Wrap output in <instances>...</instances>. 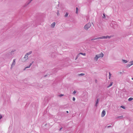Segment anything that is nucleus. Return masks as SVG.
<instances>
[{"instance_id":"c9c22d12","label":"nucleus","mask_w":133,"mask_h":133,"mask_svg":"<svg viewBox=\"0 0 133 133\" xmlns=\"http://www.w3.org/2000/svg\"><path fill=\"white\" fill-rule=\"evenodd\" d=\"M34 62V61H32V63H32V64Z\"/></svg>"},{"instance_id":"4be33fe9","label":"nucleus","mask_w":133,"mask_h":133,"mask_svg":"<svg viewBox=\"0 0 133 133\" xmlns=\"http://www.w3.org/2000/svg\"><path fill=\"white\" fill-rule=\"evenodd\" d=\"M85 75V74L84 73H81L78 75L79 76H83Z\"/></svg>"},{"instance_id":"473e14b6","label":"nucleus","mask_w":133,"mask_h":133,"mask_svg":"<svg viewBox=\"0 0 133 133\" xmlns=\"http://www.w3.org/2000/svg\"><path fill=\"white\" fill-rule=\"evenodd\" d=\"M63 128V127H61L60 128V130H61V129H62Z\"/></svg>"},{"instance_id":"0eeeda50","label":"nucleus","mask_w":133,"mask_h":133,"mask_svg":"<svg viewBox=\"0 0 133 133\" xmlns=\"http://www.w3.org/2000/svg\"><path fill=\"white\" fill-rule=\"evenodd\" d=\"M28 59V56L26 55H25L23 59V62L26 61Z\"/></svg>"},{"instance_id":"2f4dec72","label":"nucleus","mask_w":133,"mask_h":133,"mask_svg":"<svg viewBox=\"0 0 133 133\" xmlns=\"http://www.w3.org/2000/svg\"><path fill=\"white\" fill-rule=\"evenodd\" d=\"M95 82L96 83H97V79H95Z\"/></svg>"},{"instance_id":"e433bc0d","label":"nucleus","mask_w":133,"mask_h":133,"mask_svg":"<svg viewBox=\"0 0 133 133\" xmlns=\"http://www.w3.org/2000/svg\"><path fill=\"white\" fill-rule=\"evenodd\" d=\"M68 112H68V111H66V112H67V113H68Z\"/></svg>"},{"instance_id":"a878e982","label":"nucleus","mask_w":133,"mask_h":133,"mask_svg":"<svg viewBox=\"0 0 133 133\" xmlns=\"http://www.w3.org/2000/svg\"><path fill=\"white\" fill-rule=\"evenodd\" d=\"M130 62V63H131L132 65H133V61H131Z\"/></svg>"},{"instance_id":"9b49d317","label":"nucleus","mask_w":133,"mask_h":133,"mask_svg":"<svg viewBox=\"0 0 133 133\" xmlns=\"http://www.w3.org/2000/svg\"><path fill=\"white\" fill-rule=\"evenodd\" d=\"M131 65H132L130 63V62L128 63L127 64V66L128 67H129Z\"/></svg>"},{"instance_id":"393cba45","label":"nucleus","mask_w":133,"mask_h":133,"mask_svg":"<svg viewBox=\"0 0 133 133\" xmlns=\"http://www.w3.org/2000/svg\"><path fill=\"white\" fill-rule=\"evenodd\" d=\"M121 108H122L123 109H124L125 108V107L124 106H121L120 107Z\"/></svg>"},{"instance_id":"cd10ccee","label":"nucleus","mask_w":133,"mask_h":133,"mask_svg":"<svg viewBox=\"0 0 133 133\" xmlns=\"http://www.w3.org/2000/svg\"><path fill=\"white\" fill-rule=\"evenodd\" d=\"M76 92V91H74L73 92V94H74Z\"/></svg>"},{"instance_id":"423d86ee","label":"nucleus","mask_w":133,"mask_h":133,"mask_svg":"<svg viewBox=\"0 0 133 133\" xmlns=\"http://www.w3.org/2000/svg\"><path fill=\"white\" fill-rule=\"evenodd\" d=\"M99 100V99L98 98L95 101V106L96 107H97V106H98Z\"/></svg>"},{"instance_id":"7c9ffc66","label":"nucleus","mask_w":133,"mask_h":133,"mask_svg":"<svg viewBox=\"0 0 133 133\" xmlns=\"http://www.w3.org/2000/svg\"><path fill=\"white\" fill-rule=\"evenodd\" d=\"M32 63H30L29 65V66L30 67V66H31V65H32Z\"/></svg>"},{"instance_id":"58836bf2","label":"nucleus","mask_w":133,"mask_h":133,"mask_svg":"<svg viewBox=\"0 0 133 133\" xmlns=\"http://www.w3.org/2000/svg\"><path fill=\"white\" fill-rule=\"evenodd\" d=\"M132 79H133V78H132Z\"/></svg>"},{"instance_id":"7ed1b4c3","label":"nucleus","mask_w":133,"mask_h":133,"mask_svg":"<svg viewBox=\"0 0 133 133\" xmlns=\"http://www.w3.org/2000/svg\"><path fill=\"white\" fill-rule=\"evenodd\" d=\"M91 26V24L90 23H88L85 25L84 26V29L87 30Z\"/></svg>"},{"instance_id":"412c9836","label":"nucleus","mask_w":133,"mask_h":133,"mask_svg":"<svg viewBox=\"0 0 133 133\" xmlns=\"http://www.w3.org/2000/svg\"><path fill=\"white\" fill-rule=\"evenodd\" d=\"M80 56H79V55L78 54L77 55V56H76V58H75V60H76L77 58H78V57H79Z\"/></svg>"},{"instance_id":"4c0bfd02","label":"nucleus","mask_w":133,"mask_h":133,"mask_svg":"<svg viewBox=\"0 0 133 133\" xmlns=\"http://www.w3.org/2000/svg\"><path fill=\"white\" fill-rule=\"evenodd\" d=\"M47 75H45L44 76L45 77H46Z\"/></svg>"},{"instance_id":"f257e3e1","label":"nucleus","mask_w":133,"mask_h":133,"mask_svg":"<svg viewBox=\"0 0 133 133\" xmlns=\"http://www.w3.org/2000/svg\"><path fill=\"white\" fill-rule=\"evenodd\" d=\"M111 37V36H102L95 38L92 39L91 38H90L88 41H92L94 40H97V39H106L107 38H110Z\"/></svg>"},{"instance_id":"b1692460","label":"nucleus","mask_w":133,"mask_h":133,"mask_svg":"<svg viewBox=\"0 0 133 133\" xmlns=\"http://www.w3.org/2000/svg\"><path fill=\"white\" fill-rule=\"evenodd\" d=\"M132 99H133V98H132L130 97V98H129V99H128V101H131Z\"/></svg>"},{"instance_id":"20e7f679","label":"nucleus","mask_w":133,"mask_h":133,"mask_svg":"<svg viewBox=\"0 0 133 133\" xmlns=\"http://www.w3.org/2000/svg\"><path fill=\"white\" fill-rule=\"evenodd\" d=\"M15 61H16V59H14L13 60V62H12L11 66L10 67V69H12L13 67L15 65Z\"/></svg>"},{"instance_id":"f03ea898","label":"nucleus","mask_w":133,"mask_h":133,"mask_svg":"<svg viewBox=\"0 0 133 133\" xmlns=\"http://www.w3.org/2000/svg\"><path fill=\"white\" fill-rule=\"evenodd\" d=\"M103 56V54L101 52L100 54L96 55L94 58V59L95 61H97L99 58L102 57Z\"/></svg>"},{"instance_id":"5701e85b","label":"nucleus","mask_w":133,"mask_h":133,"mask_svg":"<svg viewBox=\"0 0 133 133\" xmlns=\"http://www.w3.org/2000/svg\"><path fill=\"white\" fill-rule=\"evenodd\" d=\"M30 66L29 65V66L25 67L24 69V70H25L26 68H29Z\"/></svg>"},{"instance_id":"c756f323","label":"nucleus","mask_w":133,"mask_h":133,"mask_svg":"<svg viewBox=\"0 0 133 133\" xmlns=\"http://www.w3.org/2000/svg\"><path fill=\"white\" fill-rule=\"evenodd\" d=\"M57 15L58 16L59 15V13L58 12L57 13Z\"/></svg>"},{"instance_id":"39448f33","label":"nucleus","mask_w":133,"mask_h":133,"mask_svg":"<svg viewBox=\"0 0 133 133\" xmlns=\"http://www.w3.org/2000/svg\"><path fill=\"white\" fill-rule=\"evenodd\" d=\"M33 0H28V1L24 5V7L28 5Z\"/></svg>"},{"instance_id":"6e6552de","label":"nucleus","mask_w":133,"mask_h":133,"mask_svg":"<svg viewBox=\"0 0 133 133\" xmlns=\"http://www.w3.org/2000/svg\"><path fill=\"white\" fill-rule=\"evenodd\" d=\"M105 110H103V111L101 114V117H103L105 115Z\"/></svg>"},{"instance_id":"6ab92c4d","label":"nucleus","mask_w":133,"mask_h":133,"mask_svg":"<svg viewBox=\"0 0 133 133\" xmlns=\"http://www.w3.org/2000/svg\"><path fill=\"white\" fill-rule=\"evenodd\" d=\"M78 7H77L76 8V14L78 13Z\"/></svg>"},{"instance_id":"f704fd0d","label":"nucleus","mask_w":133,"mask_h":133,"mask_svg":"<svg viewBox=\"0 0 133 133\" xmlns=\"http://www.w3.org/2000/svg\"><path fill=\"white\" fill-rule=\"evenodd\" d=\"M119 73L120 74H122V72H119Z\"/></svg>"},{"instance_id":"72a5a7b5","label":"nucleus","mask_w":133,"mask_h":133,"mask_svg":"<svg viewBox=\"0 0 133 133\" xmlns=\"http://www.w3.org/2000/svg\"><path fill=\"white\" fill-rule=\"evenodd\" d=\"M111 127V125H109V126H108L107 127L108 128H109V127Z\"/></svg>"},{"instance_id":"2eb2a0df","label":"nucleus","mask_w":133,"mask_h":133,"mask_svg":"<svg viewBox=\"0 0 133 133\" xmlns=\"http://www.w3.org/2000/svg\"><path fill=\"white\" fill-rule=\"evenodd\" d=\"M15 51H16L15 49H13L11 51V52H10V53L11 54H12L13 52H15Z\"/></svg>"},{"instance_id":"9d476101","label":"nucleus","mask_w":133,"mask_h":133,"mask_svg":"<svg viewBox=\"0 0 133 133\" xmlns=\"http://www.w3.org/2000/svg\"><path fill=\"white\" fill-rule=\"evenodd\" d=\"M55 23L54 22L51 24V26L52 27L54 28L55 26Z\"/></svg>"},{"instance_id":"c85d7f7f","label":"nucleus","mask_w":133,"mask_h":133,"mask_svg":"<svg viewBox=\"0 0 133 133\" xmlns=\"http://www.w3.org/2000/svg\"><path fill=\"white\" fill-rule=\"evenodd\" d=\"M63 95H64L62 94L60 95H59V96L60 97H61L62 96H63Z\"/></svg>"},{"instance_id":"4468645a","label":"nucleus","mask_w":133,"mask_h":133,"mask_svg":"<svg viewBox=\"0 0 133 133\" xmlns=\"http://www.w3.org/2000/svg\"><path fill=\"white\" fill-rule=\"evenodd\" d=\"M113 84V82H111L110 83V84H109V85L107 87L108 88L110 87Z\"/></svg>"},{"instance_id":"f8f14e48","label":"nucleus","mask_w":133,"mask_h":133,"mask_svg":"<svg viewBox=\"0 0 133 133\" xmlns=\"http://www.w3.org/2000/svg\"><path fill=\"white\" fill-rule=\"evenodd\" d=\"M123 118V116H118L117 117V118L119 119H121Z\"/></svg>"},{"instance_id":"dca6fc26","label":"nucleus","mask_w":133,"mask_h":133,"mask_svg":"<svg viewBox=\"0 0 133 133\" xmlns=\"http://www.w3.org/2000/svg\"><path fill=\"white\" fill-rule=\"evenodd\" d=\"M122 61L123 62L125 63H127L128 62L127 61L125 60L122 59Z\"/></svg>"},{"instance_id":"aec40b11","label":"nucleus","mask_w":133,"mask_h":133,"mask_svg":"<svg viewBox=\"0 0 133 133\" xmlns=\"http://www.w3.org/2000/svg\"><path fill=\"white\" fill-rule=\"evenodd\" d=\"M103 16L102 17V18H105V14L104 13H103Z\"/></svg>"},{"instance_id":"ddd939ff","label":"nucleus","mask_w":133,"mask_h":133,"mask_svg":"<svg viewBox=\"0 0 133 133\" xmlns=\"http://www.w3.org/2000/svg\"><path fill=\"white\" fill-rule=\"evenodd\" d=\"M78 54H79V56L81 54L83 56H85L86 55V54L85 53H79Z\"/></svg>"},{"instance_id":"a211bd4d","label":"nucleus","mask_w":133,"mask_h":133,"mask_svg":"<svg viewBox=\"0 0 133 133\" xmlns=\"http://www.w3.org/2000/svg\"><path fill=\"white\" fill-rule=\"evenodd\" d=\"M68 12H66L64 16V17H67L68 15Z\"/></svg>"},{"instance_id":"bb28decb","label":"nucleus","mask_w":133,"mask_h":133,"mask_svg":"<svg viewBox=\"0 0 133 133\" xmlns=\"http://www.w3.org/2000/svg\"><path fill=\"white\" fill-rule=\"evenodd\" d=\"M72 100L73 101H75V98L74 97H73L72 98Z\"/></svg>"},{"instance_id":"f3484780","label":"nucleus","mask_w":133,"mask_h":133,"mask_svg":"<svg viewBox=\"0 0 133 133\" xmlns=\"http://www.w3.org/2000/svg\"><path fill=\"white\" fill-rule=\"evenodd\" d=\"M109 79H110L112 75L110 72H109Z\"/></svg>"},{"instance_id":"1a4fd4ad","label":"nucleus","mask_w":133,"mask_h":133,"mask_svg":"<svg viewBox=\"0 0 133 133\" xmlns=\"http://www.w3.org/2000/svg\"><path fill=\"white\" fill-rule=\"evenodd\" d=\"M32 51H30L29 52L26 53L25 55H26L27 56H28L30 55L32 53Z\"/></svg>"}]
</instances>
